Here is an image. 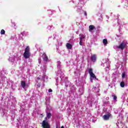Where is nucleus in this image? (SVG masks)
<instances>
[{"mask_svg":"<svg viewBox=\"0 0 128 128\" xmlns=\"http://www.w3.org/2000/svg\"><path fill=\"white\" fill-rule=\"evenodd\" d=\"M23 56L24 58H26V60L30 58V46H27L26 47Z\"/></svg>","mask_w":128,"mask_h":128,"instance_id":"obj_1","label":"nucleus"},{"mask_svg":"<svg viewBox=\"0 0 128 128\" xmlns=\"http://www.w3.org/2000/svg\"><path fill=\"white\" fill-rule=\"evenodd\" d=\"M126 46V43L122 41V42L117 46V48H119V50H124Z\"/></svg>","mask_w":128,"mask_h":128,"instance_id":"obj_2","label":"nucleus"},{"mask_svg":"<svg viewBox=\"0 0 128 128\" xmlns=\"http://www.w3.org/2000/svg\"><path fill=\"white\" fill-rule=\"evenodd\" d=\"M42 126L43 128H50L48 122L46 120L42 121Z\"/></svg>","mask_w":128,"mask_h":128,"instance_id":"obj_3","label":"nucleus"},{"mask_svg":"<svg viewBox=\"0 0 128 128\" xmlns=\"http://www.w3.org/2000/svg\"><path fill=\"white\" fill-rule=\"evenodd\" d=\"M110 118V114H107L103 116V118L104 120H108Z\"/></svg>","mask_w":128,"mask_h":128,"instance_id":"obj_4","label":"nucleus"},{"mask_svg":"<svg viewBox=\"0 0 128 128\" xmlns=\"http://www.w3.org/2000/svg\"><path fill=\"white\" fill-rule=\"evenodd\" d=\"M91 60L93 62H96V54H93L91 56Z\"/></svg>","mask_w":128,"mask_h":128,"instance_id":"obj_5","label":"nucleus"},{"mask_svg":"<svg viewBox=\"0 0 128 128\" xmlns=\"http://www.w3.org/2000/svg\"><path fill=\"white\" fill-rule=\"evenodd\" d=\"M21 86L23 88H25L26 86H28V84H26L25 81L21 82Z\"/></svg>","mask_w":128,"mask_h":128,"instance_id":"obj_6","label":"nucleus"},{"mask_svg":"<svg viewBox=\"0 0 128 128\" xmlns=\"http://www.w3.org/2000/svg\"><path fill=\"white\" fill-rule=\"evenodd\" d=\"M66 46L68 50H72V44L70 43H67L66 44Z\"/></svg>","mask_w":128,"mask_h":128,"instance_id":"obj_7","label":"nucleus"},{"mask_svg":"<svg viewBox=\"0 0 128 128\" xmlns=\"http://www.w3.org/2000/svg\"><path fill=\"white\" fill-rule=\"evenodd\" d=\"M43 56H44V60H45V62H48V56H46V54L44 53L43 54Z\"/></svg>","mask_w":128,"mask_h":128,"instance_id":"obj_8","label":"nucleus"},{"mask_svg":"<svg viewBox=\"0 0 128 128\" xmlns=\"http://www.w3.org/2000/svg\"><path fill=\"white\" fill-rule=\"evenodd\" d=\"M94 30V25H90L89 26V32H92Z\"/></svg>","mask_w":128,"mask_h":128,"instance_id":"obj_9","label":"nucleus"},{"mask_svg":"<svg viewBox=\"0 0 128 128\" xmlns=\"http://www.w3.org/2000/svg\"><path fill=\"white\" fill-rule=\"evenodd\" d=\"M102 42L104 46H106V44H108V39H104Z\"/></svg>","mask_w":128,"mask_h":128,"instance_id":"obj_10","label":"nucleus"},{"mask_svg":"<svg viewBox=\"0 0 128 128\" xmlns=\"http://www.w3.org/2000/svg\"><path fill=\"white\" fill-rule=\"evenodd\" d=\"M90 76H91V78H92L96 79V75L94 73L90 74Z\"/></svg>","mask_w":128,"mask_h":128,"instance_id":"obj_11","label":"nucleus"},{"mask_svg":"<svg viewBox=\"0 0 128 128\" xmlns=\"http://www.w3.org/2000/svg\"><path fill=\"white\" fill-rule=\"evenodd\" d=\"M120 86L121 88H124V82H122L120 83Z\"/></svg>","mask_w":128,"mask_h":128,"instance_id":"obj_12","label":"nucleus"},{"mask_svg":"<svg viewBox=\"0 0 128 128\" xmlns=\"http://www.w3.org/2000/svg\"><path fill=\"white\" fill-rule=\"evenodd\" d=\"M88 73H89V74H92L94 73V72H92V68H90L88 70Z\"/></svg>","mask_w":128,"mask_h":128,"instance_id":"obj_13","label":"nucleus"},{"mask_svg":"<svg viewBox=\"0 0 128 128\" xmlns=\"http://www.w3.org/2000/svg\"><path fill=\"white\" fill-rule=\"evenodd\" d=\"M51 116H52V114H50V112L48 113L47 114L48 118H50Z\"/></svg>","mask_w":128,"mask_h":128,"instance_id":"obj_14","label":"nucleus"},{"mask_svg":"<svg viewBox=\"0 0 128 128\" xmlns=\"http://www.w3.org/2000/svg\"><path fill=\"white\" fill-rule=\"evenodd\" d=\"M1 34H6V31L4 30H2L0 32Z\"/></svg>","mask_w":128,"mask_h":128,"instance_id":"obj_15","label":"nucleus"},{"mask_svg":"<svg viewBox=\"0 0 128 128\" xmlns=\"http://www.w3.org/2000/svg\"><path fill=\"white\" fill-rule=\"evenodd\" d=\"M126 78V72L122 74V78Z\"/></svg>","mask_w":128,"mask_h":128,"instance_id":"obj_16","label":"nucleus"},{"mask_svg":"<svg viewBox=\"0 0 128 128\" xmlns=\"http://www.w3.org/2000/svg\"><path fill=\"white\" fill-rule=\"evenodd\" d=\"M113 96V98H114V100H116V98H118V97L116 95H114V96Z\"/></svg>","mask_w":128,"mask_h":128,"instance_id":"obj_17","label":"nucleus"},{"mask_svg":"<svg viewBox=\"0 0 128 128\" xmlns=\"http://www.w3.org/2000/svg\"><path fill=\"white\" fill-rule=\"evenodd\" d=\"M84 36H82V37L80 38V40L82 41V40H84Z\"/></svg>","mask_w":128,"mask_h":128,"instance_id":"obj_18","label":"nucleus"},{"mask_svg":"<svg viewBox=\"0 0 128 128\" xmlns=\"http://www.w3.org/2000/svg\"><path fill=\"white\" fill-rule=\"evenodd\" d=\"M48 92H52V90L51 88L49 89L48 90Z\"/></svg>","mask_w":128,"mask_h":128,"instance_id":"obj_19","label":"nucleus"},{"mask_svg":"<svg viewBox=\"0 0 128 128\" xmlns=\"http://www.w3.org/2000/svg\"><path fill=\"white\" fill-rule=\"evenodd\" d=\"M79 44H80V46H82V41L80 40Z\"/></svg>","mask_w":128,"mask_h":128,"instance_id":"obj_20","label":"nucleus"},{"mask_svg":"<svg viewBox=\"0 0 128 128\" xmlns=\"http://www.w3.org/2000/svg\"><path fill=\"white\" fill-rule=\"evenodd\" d=\"M84 16H88V14H86V12H84Z\"/></svg>","mask_w":128,"mask_h":128,"instance_id":"obj_21","label":"nucleus"},{"mask_svg":"<svg viewBox=\"0 0 128 128\" xmlns=\"http://www.w3.org/2000/svg\"><path fill=\"white\" fill-rule=\"evenodd\" d=\"M61 128H64V126H62Z\"/></svg>","mask_w":128,"mask_h":128,"instance_id":"obj_22","label":"nucleus"},{"mask_svg":"<svg viewBox=\"0 0 128 128\" xmlns=\"http://www.w3.org/2000/svg\"><path fill=\"white\" fill-rule=\"evenodd\" d=\"M92 88H96V87H94Z\"/></svg>","mask_w":128,"mask_h":128,"instance_id":"obj_23","label":"nucleus"},{"mask_svg":"<svg viewBox=\"0 0 128 128\" xmlns=\"http://www.w3.org/2000/svg\"><path fill=\"white\" fill-rule=\"evenodd\" d=\"M38 80H40V78H38Z\"/></svg>","mask_w":128,"mask_h":128,"instance_id":"obj_24","label":"nucleus"},{"mask_svg":"<svg viewBox=\"0 0 128 128\" xmlns=\"http://www.w3.org/2000/svg\"><path fill=\"white\" fill-rule=\"evenodd\" d=\"M56 128H58V126H56Z\"/></svg>","mask_w":128,"mask_h":128,"instance_id":"obj_25","label":"nucleus"}]
</instances>
